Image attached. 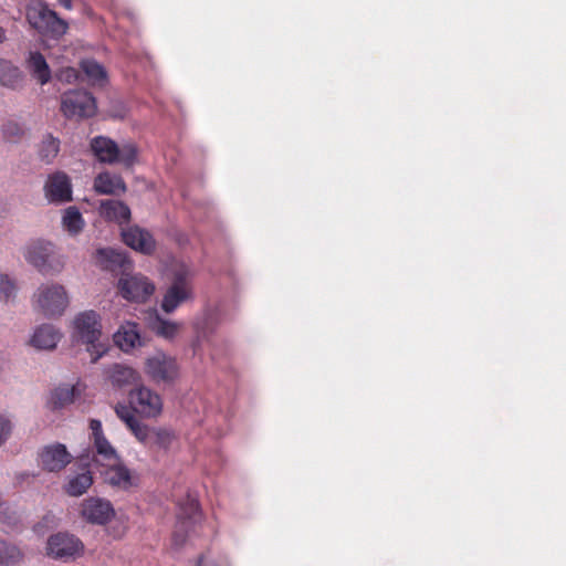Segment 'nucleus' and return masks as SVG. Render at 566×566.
I'll return each mask as SVG.
<instances>
[{"label": "nucleus", "instance_id": "f257e3e1", "mask_svg": "<svg viewBox=\"0 0 566 566\" xmlns=\"http://www.w3.org/2000/svg\"><path fill=\"white\" fill-rule=\"evenodd\" d=\"M97 255L105 269L122 272L123 276L119 279L118 287L124 298L133 302H145L154 293L155 285L147 277L129 275L133 264L125 253L113 249H99Z\"/></svg>", "mask_w": 566, "mask_h": 566}, {"label": "nucleus", "instance_id": "f03ea898", "mask_svg": "<svg viewBox=\"0 0 566 566\" xmlns=\"http://www.w3.org/2000/svg\"><path fill=\"white\" fill-rule=\"evenodd\" d=\"M74 337L87 345V352L91 354V361L96 363L107 350L99 343L102 336V324L99 315L93 311H84L77 314L73 322Z\"/></svg>", "mask_w": 566, "mask_h": 566}, {"label": "nucleus", "instance_id": "7ed1b4c3", "mask_svg": "<svg viewBox=\"0 0 566 566\" xmlns=\"http://www.w3.org/2000/svg\"><path fill=\"white\" fill-rule=\"evenodd\" d=\"M27 19L32 28L43 36L50 39H60L69 29L67 22L61 19L57 13L51 10L43 1H38L28 7Z\"/></svg>", "mask_w": 566, "mask_h": 566}, {"label": "nucleus", "instance_id": "20e7f679", "mask_svg": "<svg viewBox=\"0 0 566 566\" xmlns=\"http://www.w3.org/2000/svg\"><path fill=\"white\" fill-rule=\"evenodd\" d=\"M33 298L34 308L46 317L61 316L69 305L67 293L59 284L41 285Z\"/></svg>", "mask_w": 566, "mask_h": 566}, {"label": "nucleus", "instance_id": "39448f33", "mask_svg": "<svg viewBox=\"0 0 566 566\" xmlns=\"http://www.w3.org/2000/svg\"><path fill=\"white\" fill-rule=\"evenodd\" d=\"M94 96L84 90L65 92L61 97V112L69 119L90 118L96 114Z\"/></svg>", "mask_w": 566, "mask_h": 566}, {"label": "nucleus", "instance_id": "423d86ee", "mask_svg": "<svg viewBox=\"0 0 566 566\" xmlns=\"http://www.w3.org/2000/svg\"><path fill=\"white\" fill-rule=\"evenodd\" d=\"M24 258L42 274H52L59 272L62 268L60 260L54 256L53 245L50 242H31L25 248Z\"/></svg>", "mask_w": 566, "mask_h": 566}, {"label": "nucleus", "instance_id": "0eeeda50", "mask_svg": "<svg viewBox=\"0 0 566 566\" xmlns=\"http://www.w3.org/2000/svg\"><path fill=\"white\" fill-rule=\"evenodd\" d=\"M145 371L156 382H172L179 376V366L174 357L158 352L146 359Z\"/></svg>", "mask_w": 566, "mask_h": 566}, {"label": "nucleus", "instance_id": "6e6552de", "mask_svg": "<svg viewBox=\"0 0 566 566\" xmlns=\"http://www.w3.org/2000/svg\"><path fill=\"white\" fill-rule=\"evenodd\" d=\"M128 397L132 408L144 418H156L163 411L161 397L145 386L132 390Z\"/></svg>", "mask_w": 566, "mask_h": 566}, {"label": "nucleus", "instance_id": "1a4fd4ad", "mask_svg": "<svg viewBox=\"0 0 566 566\" xmlns=\"http://www.w3.org/2000/svg\"><path fill=\"white\" fill-rule=\"evenodd\" d=\"M48 555L56 559L76 558L82 555L84 546L83 543L66 533H57L52 535L48 541Z\"/></svg>", "mask_w": 566, "mask_h": 566}, {"label": "nucleus", "instance_id": "9d476101", "mask_svg": "<svg viewBox=\"0 0 566 566\" xmlns=\"http://www.w3.org/2000/svg\"><path fill=\"white\" fill-rule=\"evenodd\" d=\"M81 515L87 523L105 525L115 516V510L108 500L91 496L81 504Z\"/></svg>", "mask_w": 566, "mask_h": 566}, {"label": "nucleus", "instance_id": "9b49d317", "mask_svg": "<svg viewBox=\"0 0 566 566\" xmlns=\"http://www.w3.org/2000/svg\"><path fill=\"white\" fill-rule=\"evenodd\" d=\"M73 455L62 443H53L41 449L38 455L39 465L48 472H60L71 463Z\"/></svg>", "mask_w": 566, "mask_h": 566}, {"label": "nucleus", "instance_id": "f8f14e48", "mask_svg": "<svg viewBox=\"0 0 566 566\" xmlns=\"http://www.w3.org/2000/svg\"><path fill=\"white\" fill-rule=\"evenodd\" d=\"M192 297V287L182 273L176 274L172 284L166 291L161 310L169 314L172 313L180 304Z\"/></svg>", "mask_w": 566, "mask_h": 566}, {"label": "nucleus", "instance_id": "ddd939ff", "mask_svg": "<svg viewBox=\"0 0 566 566\" xmlns=\"http://www.w3.org/2000/svg\"><path fill=\"white\" fill-rule=\"evenodd\" d=\"M200 520L199 502L196 499L188 497L184 506H181L178 514V522L176 531L174 532L172 541L176 545H181L186 541V535L181 534L188 531L189 526Z\"/></svg>", "mask_w": 566, "mask_h": 566}, {"label": "nucleus", "instance_id": "4468645a", "mask_svg": "<svg viewBox=\"0 0 566 566\" xmlns=\"http://www.w3.org/2000/svg\"><path fill=\"white\" fill-rule=\"evenodd\" d=\"M45 196L51 202H66L72 200V187L66 174L57 171L49 176L45 186Z\"/></svg>", "mask_w": 566, "mask_h": 566}, {"label": "nucleus", "instance_id": "2eb2a0df", "mask_svg": "<svg viewBox=\"0 0 566 566\" xmlns=\"http://www.w3.org/2000/svg\"><path fill=\"white\" fill-rule=\"evenodd\" d=\"M122 238L126 245L138 252L151 254L155 251V239L148 231L139 227L135 226L123 230Z\"/></svg>", "mask_w": 566, "mask_h": 566}, {"label": "nucleus", "instance_id": "dca6fc26", "mask_svg": "<svg viewBox=\"0 0 566 566\" xmlns=\"http://www.w3.org/2000/svg\"><path fill=\"white\" fill-rule=\"evenodd\" d=\"M25 69L30 75L41 85H45L51 81V69L39 51H30L25 59Z\"/></svg>", "mask_w": 566, "mask_h": 566}, {"label": "nucleus", "instance_id": "f3484780", "mask_svg": "<svg viewBox=\"0 0 566 566\" xmlns=\"http://www.w3.org/2000/svg\"><path fill=\"white\" fill-rule=\"evenodd\" d=\"M91 149L101 163L114 164L118 160L119 147L111 138L104 136L93 138Z\"/></svg>", "mask_w": 566, "mask_h": 566}, {"label": "nucleus", "instance_id": "a211bd4d", "mask_svg": "<svg viewBox=\"0 0 566 566\" xmlns=\"http://www.w3.org/2000/svg\"><path fill=\"white\" fill-rule=\"evenodd\" d=\"M25 76L19 66L11 61L0 59V84L10 90H20L24 85Z\"/></svg>", "mask_w": 566, "mask_h": 566}, {"label": "nucleus", "instance_id": "6ab92c4d", "mask_svg": "<svg viewBox=\"0 0 566 566\" xmlns=\"http://www.w3.org/2000/svg\"><path fill=\"white\" fill-rule=\"evenodd\" d=\"M94 189L102 195H117L126 191V184L120 176L105 171L95 177Z\"/></svg>", "mask_w": 566, "mask_h": 566}, {"label": "nucleus", "instance_id": "aec40b11", "mask_svg": "<svg viewBox=\"0 0 566 566\" xmlns=\"http://www.w3.org/2000/svg\"><path fill=\"white\" fill-rule=\"evenodd\" d=\"M99 213L106 220L118 223L128 222L130 219V209L127 205L118 200H104L101 202Z\"/></svg>", "mask_w": 566, "mask_h": 566}, {"label": "nucleus", "instance_id": "412c9836", "mask_svg": "<svg viewBox=\"0 0 566 566\" xmlns=\"http://www.w3.org/2000/svg\"><path fill=\"white\" fill-rule=\"evenodd\" d=\"M107 465L109 467L105 472L107 483L123 490H128L133 486L132 472L127 467L117 462H111Z\"/></svg>", "mask_w": 566, "mask_h": 566}, {"label": "nucleus", "instance_id": "4be33fe9", "mask_svg": "<svg viewBox=\"0 0 566 566\" xmlns=\"http://www.w3.org/2000/svg\"><path fill=\"white\" fill-rule=\"evenodd\" d=\"M61 339V333L50 324L35 329L31 344L39 349H53Z\"/></svg>", "mask_w": 566, "mask_h": 566}, {"label": "nucleus", "instance_id": "5701e85b", "mask_svg": "<svg viewBox=\"0 0 566 566\" xmlns=\"http://www.w3.org/2000/svg\"><path fill=\"white\" fill-rule=\"evenodd\" d=\"M93 484V475L88 469L69 478L64 484V492L70 496H81L87 492Z\"/></svg>", "mask_w": 566, "mask_h": 566}, {"label": "nucleus", "instance_id": "b1692460", "mask_svg": "<svg viewBox=\"0 0 566 566\" xmlns=\"http://www.w3.org/2000/svg\"><path fill=\"white\" fill-rule=\"evenodd\" d=\"M115 344L124 352H129L135 348L137 345H140V336L137 332L136 324H129L127 326H123L115 335H114Z\"/></svg>", "mask_w": 566, "mask_h": 566}, {"label": "nucleus", "instance_id": "393cba45", "mask_svg": "<svg viewBox=\"0 0 566 566\" xmlns=\"http://www.w3.org/2000/svg\"><path fill=\"white\" fill-rule=\"evenodd\" d=\"M109 379L113 386L124 387L127 385H132L138 380V374L132 367L115 364L109 369Z\"/></svg>", "mask_w": 566, "mask_h": 566}, {"label": "nucleus", "instance_id": "a878e982", "mask_svg": "<svg viewBox=\"0 0 566 566\" xmlns=\"http://www.w3.org/2000/svg\"><path fill=\"white\" fill-rule=\"evenodd\" d=\"M60 151V139L54 137L52 134H48L43 137L39 145V157L42 161L51 164Z\"/></svg>", "mask_w": 566, "mask_h": 566}, {"label": "nucleus", "instance_id": "bb28decb", "mask_svg": "<svg viewBox=\"0 0 566 566\" xmlns=\"http://www.w3.org/2000/svg\"><path fill=\"white\" fill-rule=\"evenodd\" d=\"M151 329L160 337L166 339L174 338L180 328V324L176 322H170L161 318L157 313L153 322L150 323Z\"/></svg>", "mask_w": 566, "mask_h": 566}, {"label": "nucleus", "instance_id": "cd10ccee", "mask_svg": "<svg viewBox=\"0 0 566 566\" xmlns=\"http://www.w3.org/2000/svg\"><path fill=\"white\" fill-rule=\"evenodd\" d=\"M62 222L63 227L71 234L80 233L84 227V220L76 207H69L65 209Z\"/></svg>", "mask_w": 566, "mask_h": 566}, {"label": "nucleus", "instance_id": "c85d7f7f", "mask_svg": "<svg viewBox=\"0 0 566 566\" xmlns=\"http://www.w3.org/2000/svg\"><path fill=\"white\" fill-rule=\"evenodd\" d=\"M78 395L80 390L77 386L59 387L52 392L51 402L54 408H62L69 403H72Z\"/></svg>", "mask_w": 566, "mask_h": 566}, {"label": "nucleus", "instance_id": "c756f323", "mask_svg": "<svg viewBox=\"0 0 566 566\" xmlns=\"http://www.w3.org/2000/svg\"><path fill=\"white\" fill-rule=\"evenodd\" d=\"M81 69L91 83L103 84L104 82H106V71L95 60L82 61Z\"/></svg>", "mask_w": 566, "mask_h": 566}, {"label": "nucleus", "instance_id": "7c9ffc66", "mask_svg": "<svg viewBox=\"0 0 566 566\" xmlns=\"http://www.w3.org/2000/svg\"><path fill=\"white\" fill-rule=\"evenodd\" d=\"M175 439L176 436L171 430L154 427L151 440L148 448L168 450L172 442L175 441Z\"/></svg>", "mask_w": 566, "mask_h": 566}, {"label": "nucleus", "instance_id": "2f4dec72", "mask_svg": "<svg viewBox=\"0 0 566 566\" xmlns=\"http://www.w3.org/2000/svg\"><path fill=\"white\" fill-rule=\"evenodd\" d=\"M94 448L96 451V455L101 458V460L106 461L107 464L111 462H117L118 455L114 447L109 443L106 437H99L93 441Z\"/></svg>", "mask_w": 566, "mask_h": 566}, {"label": "nucleus", "instance_id": "473e14b6", "mask_svg": "<svg viewBox=\"0 0 566 566\" xmlns=\"http://www.w3.org/2000/svg\"><path fill=\"white\" fill-rule=\"evenodd\" d=\"M22 559L21 551L10 543L0 541V563L6 565H13Z\"/></svg>", "mask_w": 566, "mask_h": 566}, {"label": "nucleus", "instance_id": "72a5a7b5", "mask_svg": "<svg viewBox=\"0 0 566 566\" xmlns=\"http://www.w3.org/2000/svg\"><path fill=\"white\" fill-rule=\"evenodd\" d=\"M153 430L154 427L142 423L139 420H137L129 428V431L134 434V437L147 448L149 447L151 440Z\"/></svg>", "mask_w": 566, "mask_h": 566}, {"label": "nucleus", "instance_id": "f704fd0d", "mask_svg": "<svg viewBox=\"0 0 566 566\" xmlns=\"http://www.w3.org/2000/svg\"><path fill=\"white\" fill-rule=\"evenodd\" d=\"M24 130L20 124L9 120L2 126L3 138L9 143H17L23 136Z\"/></svg>", "mask_w": 566, "mask_h": 566}, {"label": "nucleus", "instance_id": "c9c22d12", "mask_svg": "<svg viewBox=\"0 0 566 566\" xmlns=\"http://www.w3.org/2000/svg\"><path fill=\"white\" fill-rule=\"evenodd\" d=\"M137 159V148L134 144H125L119 147L117 163L124 164L126 167H130Z\"/></svg>", "mask_w": 566, "mask_h": 566}, {"label": "nucleus", "instance_id": "e433bc0d", "mask_svg": "<svg viewBox=\"0 0 566 566\" xmlns=\"http://www.w3.org/2000/svg\"><path fill=\"white\" fill-rule=\"evenodd\" d=\"M115 413L128 429L138 420L135 416L136 411L130 405L117 403L115 406Z\"/></svg>", "mask_w": 566, "mask_h": 566}, {"label": "nucleus", "instance_id": "4c0bfd02", "mask_svg": "<svg viewBox=\"0 0 566 566\" xmlns=\"http://www.w3.org/2000/svg\"><path fill=\"white\" fill-rule=\"evenodd\" d=\"M15 292V283L7 274H0V301H9Z\"/></svg>", "mask_w": 566, "mask_h": 566}, {"label": "nucleus", "instance_id": "58836bf2", "mask_svg": "<svg viewBox=\"0 0 566 566\" xmlns=\"http://www.w3.org/2000/svg\"><path fill=\"white\" fill-rule=\"evenodd\" d=\"M12 431V423L6 416L0 415V446L3 444L10 437Z\"/></svg>", "mask_w": 566, "mask_h": 566}, {"label": "nucleus", "instance_id": "ea45409f", "mask_svg": "<svg viewBox=\"0 0 566 566\" xmlns=\"http://www.w3.org/2000/svg\"><path fill=\"white\" fill-rule=\"evenodd\" d=\"M90 429L92 430L93 441L99 437H104L102 423L99 420L92 419L90 422Z\"/></svg>", "mask_w": 566, "mask_h": 566}, {"label": "nucleus", "instance_id": "a19ab883", "mask_svg": "<svg viewBox=\"0 0 566 566\" xmlns=\"http://www.w3.org/2000/svg\"><path fill=\"white\" fill-rule=\"evenodd\" d=\"M60 77L64 78L67 82H71L72 80L77 77V72L73 67H67V69L61 71Z\"/></svg>", "mask_w": 566, "mask_h": 566}, {"label": "nucleus", "instance_id": "79ce46f5", "mask_svg": "<svg viewBox=\"0 0 566 566\" xmlns=\"http://www.w3.org/2000/svg\"><path fill=\"white\" fill-rule=\"evenodd\" d=\"M72 1L73 0H57L59 4L61 7H63L64 9H66V10H71L72 9V7H73L72 6Z\"/></svg>", "mask_w": 566, "mask_h": 566}, {"label": "nucleus", "instance_id": "37998d69", "mask_svg": "<svg viewBox=\"0 0 566 566\" xmlns=\"http://www.w3.org/2000/svg\"><path fill=\"white\" fill-rule=\"evenodd\" d=\"M7 39L6 30L0 25V44L3 43Z\"/></svg>", "mask_w": 566, "mask_h": 566}, {"label": "nucleus", "instance_id": "c03bdc74", "mask_svg": "<svg viewBox=\"0 0 566 566\" xmlns=\"http://www.w3.org/2000/svg\"><path fill=\"white\" fill-rule=\"evenodd\" d=\"M203 563H205V556L201 555V556H199L197 564L195 566H203Z\"/></svg>", "mask_w": 566, "mask_h": 566}, {"label": "nucleus", "instance_id": "a18cd8bd", "mask_svg": "<svg viewBox=\"0 0 566 566\" xmlns=\"http://www.w3.org/2000/svg\"><path fill=\"white\" fill-rule=\"evenodd\" d=\"M87 460H88V457H84V455H81L80 457V461L83 463V464H87Z\"/></svg>", "mask_w": 566, "mask_h": 566}]
</instances>
